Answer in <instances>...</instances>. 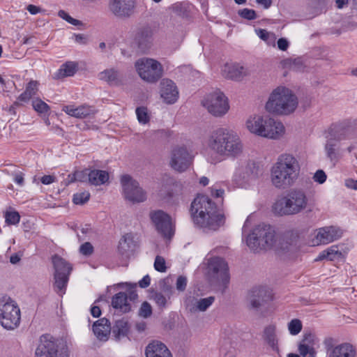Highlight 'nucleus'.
I'll list each match as a JSON object with an SVG mask.
<instances>
[{
  "mask_svg": "<svg viewBox=\"0 0 357 357\" xmlns=\"http://www.w3.org/2000/svg\"><path fill=\"white\" fill-rule=\"evenodd\" d=\"M154 268L156 271L159 272H165L167 267L165 265V260L163 257L160 256H157L154 262Z\"/></svg>",
  "mask_w": 357,
  "mask_h": 357,
  "instance_id": "55",
  "label": "nucleus"
},
{
  "mask_svg": "<svg viewBox=\"0 0 357 357\" xmlns=\"http://www.w3.org/2000/svg\"><path fill=\"white\" fill-rule=\"evenodd\" d=\"M278 47L282 51H286L289 45V41L284 38H281L277 42Z\"/></svg>",
  "mask_w": 357,
  "mask_h": 357,
  "instance_id": "61",
  "label": "nucleus"
},
{
  "mask_svg": "<svg viewBox=\"0 0 357 357\" xmlns=\"http://www.w3.org/2000/svg\"><path fill=\"white\" fill-rule=\"evenodd\" d=\"M134 41L141 52L149 50L153 43L152 29L147 25L138 27L135 32Z\"/></svg>",
  "mask_w": 357,
  "mask_h": 357,
  "instance_id": "23",
  "label": "nucleus"
},
{
  "mask_svg": "<svg viewBox=\"0 0 357 357\" xmlns=\"http://www.w3.org/2000/svg\"><path fill=\"white\" fill-rule=\"evenodd\" d=\"M307 206L308 198L305 191L301 188H293L273 202L271 211L277 216H289L301 213Z\"/></svg>",
  "mask_w": 357,
  "mask_h": 357,
  "instance_id": "4",
  "label": "nucleus"
},
{
  "mask_svg": "<svg viewBox=\"0 0 357 357\" xmlns=\"http://www.w3.org/2000/svg\"><path fill=\"white\" fill-rule=\"evenodd\" d=\"M109 12L119 19H128L135 13L136 0H109Z\"/></svg>",
  "mask_w": 357,
  "mask_h": 357,
  "instance_id": "16",
  "label": "nucleus"
},
{
  "mask_svg": "<svg viewBox=\"0 0 357 357\" xmlns=\"http://www.w3.org/2000/svg\"><path fill=\"white\" fill-rule=\"evenodd\" d=\"M52 263L55 270L54 274L70 275L73 268L64 259L58 255H54L52 257Z\"/></svg>",
  "mask_w": 357,
  "mask_h": 357,
  "instance_id": "34",
  "label": "nucleus"
},
{
  "mask_svg": "<svg viewBox=\"0 0 357 357\" xmlns=\"http://www.w3.org/2000/svg\"><path fill=\"white\" fill-rule=\"evenodd\" d=\"M6 222L8 225H16L20 222V215L15 211H7L4 214Z\"/></svg>",
  "mask_w": 357,
  "mask_h": 357,
  "instance_id": "45",
  "label": "nucleus"
},
{
  "mask_svg": "<svg viewBox=\"0 0 357 357\" xmlns=\"http://www.w3.org/2000/svg\"><path fill=\"white\" fill-rule=\"evenodd\" d=\"M79 252L85 256H90L93 252V247L89 242H86L79 247Z\"/></svg>",
  "mask_w": 357,
  "mask_h": 357,
  "instance_id": "57",
  "label": "nucleus"
},
{
  "mask_svg": "<svg viewBox=\"0 0 357 357\" xmlns=\"http://www.w3.org/2000/svg\"><path fill=\"white\" fill-rule=\"evenodd\" d=\"M62 111L71 116L78 119L89 117L96 113V110L93 107L86 105H82L77 107L73 105H65L63 107Z\"/></svg>",
  "mask_w": 357,
  "mask_h": 357,
  "instance_id": "27",
  "label": "nucleus"
},
{
  "mask_svg": "<svg viewBox=\"0 0 357 357\" xmlns=\"http://www.w3.org/2000/svg\"><path fill=\"white\" fill-rule=\"evenodd\" d=\"M135 70L142 79L149 83L158 82L162 76L163 68L157 60L143 57L135 63Z\"/></svg>",
  "mask_w": 357,
  "mask_h": 357,
  "instance_id": "9",
  "label": "nucleus"
},
{
  "mask_svg": "<svg viewBox=\"0 0 357 357\" xmlns=\"http://www.w3.org/2000/svg\"><path fill=\"white\" fill-rule=\"evenodd\" d=\"M161 290L165 294L168 299H170L173 294V288L169 284V279L166 278L160 282Z\"/></svg>",
  "mask_w": 357,
  "mask_h": 357,
  "instance_id": "49",
  "label": "nucleus"
},
{
  "mask_svg": "<svg viewBox=\"0 0 357 357\" xmlns=\"http://www.w3.org/2000/svg\"><path fill=\"white\" fill-rule=\"evenodd\" d=\"M40 181L42 183L49 185L55 181V177L51 175H45L40 178Z\"/></svg>",
  "mask_w": 357,
  "mask_h": 357,
  "instance_id": "63",
  "label": "nucleus"
},
{
  "mask_svg": "<svg viewBox=\"0 0 357 357\" xmlns=\"http://www.w3.org/2000/svg\"><path fill=\"white\" fill-rule=\"evenodd\" d=\"M222 73L226 78L233 80H241L245 77L251 74V70L238 63H226L222 69Z\"/></svg>",
  "mask_w": 357,
  "mask_h": 357,
  "instance_id": "24",
  "label": "nucleus"
},
{
  "mask_svg": "<svg viewBox=\"0 0 357 357\" xmlns=\"http://www.w3.org/2000/svg\"><path fill=\"white\" fill-rule=\"evenodd\" d=\"M121 183L125 198L132 202H143L146 199V192L138 182L129 175L121 176Z\"/></svg>",
  "mask_w": 357,
  "mask_h": 357,
  "instance_id": "13",
  "label": "nucleus"
},
{
  "mask_svg": "<svg viewBox=\"0 0 357 357\" xmlns=\"http://www.w3.org/2000/svg\"><path fill=\"white\" fill-rule=\"evenodd\" d=\"M262 339L264 343L268 345L271 350L279 353L278 337L275 325L270 324L264 328L262 333Z\"/></svg>",
  "mask_w": 357,
  "mask_h": 357,
  "instance_id": "28",
  "label": "nucleus"
},
{
  "mask_svg": "<svg viewBox=\"0 0 357 357\" xmlns=\"http://www.w3.org/2000/svg\"><path fill=\"white\" fill-rule=\"evenodd\" d=\"M38 84H39L37 81H30L26 86L25 91L28 92V93L31 96H35L38 90Z\"/></svg>",
  "mask_w": 357,
  "mask_h": 357,
  "instance_id": "56",
  "label": "nucleus"
},
{
  "mask_svg": "<svg viewBox=\"0 0 357 357\" xmlns=\"http://www.w3.org/2000/svg\"><path fill=\"white\" fill-rule=\"evenodd\" d=\"M326 144L325 151L327 157L331 160H335L338 158V144L340 142L335 140L333 137L325 132Z\"/></svg>",
  "mask_w": 357,
  "mask_h": 357,
  "instance_id": "32",
  "label": "nucleus"
},
{
  "mask_svg": "<svg viewBox=\"0 0 357 357\" xmlns=\"http://www.w3.org/2000/svg\"><path fill=\"white\" fill-rule=\"evenodd\" d=\"M152 314V307L146 301L142 303L139 310V315L144 318L149 317Z\"/></svg>",
  "mask_w": 357,
  "mask_h": 357,
  "instance_id": "50",
  "label": "nucleus"
},
{
  "mask_svg": "<svg viewBox=\"0 0 357 357\" xmlns=\"http://www.w3.org/2000/svg\"><path fill=\"white\" fill-rule=\"evenodd\" d=\"M326 132L340 142L354 138L356 136L349 121H343L332 124Z\"/></svg>",
  "mask_w": 357,
  "mask_h": 357,
  "instance_id": "22",
  "label": "nucleus"
},
{
  "mask_svg": "<svg viewBox=\"0 0 357 357\" xmlns=\"http://www.w3.org/2000/svg\"><path fill=\"white\" fill-rule=\"evenodd\" d=\"M114 308L119 310L121 312L126 313L130 310L131 307L128 301V296L123 292L115 294L112 301Z\"/></svg>",
  "mask_w": 357,
  "mask_h": 357,
  "instance_id": "33",
  "label": "nucleus"
},
{
  "mask_svg": "<svg viewBox=\"0 0 357 357\" xmlns=\"http://www.w3.org/2000/svg\"><path fill=\"white\" fill-rule=\"evenodd\" d=\"M294 59L287 58L280 61V66L284 69H292V65L294 63Z\"/></svg>",
  "mask_w": 357,
  "mask_h": 357,
  "instance_id": "60",
  "label": "nucleus"
},
{
  "mask_svg": "<svg viewBox=\"0 0 357 357\" xmlns=\"http://www.w3.org/2000/svg\"><path fill=\"white\" fill-rule=\"evenodd\" d=\"M78 66L76 63L73 61H68L63 64L59 70L55 73V79H62L66 77H70L77 70Z\"/></svg>",
  "mask_w": 357,
  "mask_h": 357,
  "instance_id": "38",
  "label": "nucleus"
},
{
  "mask_svg": "<svg viewBox=\"0 0 357 357\" xmlns=\"http://www.w3.org/2000/svg\"><path fill=\"white\" fill-rule=\"evenodd\" d=\"M317 342L318 340L314 334L312 333H306L304 334L303 338L300 344L314 347Z\"/></svg>",
  "mask_w": 357,
  "mask_h": 357,
  "instance_id": "52",
  "label": "nucleus"
},
{
  "mask_svg": "<svg viewBox=\"0 0 357 357\" xmlns=\"http://www.w3.org/2000/svg\"><path fill=\"white\" fill-rule=\"evenodd\" d=\"M268 291L264 287H257L252 288L248 293V301L251 307L257 309L268 296Z\"/></svg>",
  "mask_w": 357,
  "mask_h": 357,
  "instance_id": "30",
  "label": "nucleus"
},
{
  "mask_svg": "<svg viewBox=\"0 0 357 357\" xmlns=\"http://www.w3.org/2000/svg\"><path fill=\"white\" fill-rule=\"evenodd\" d=\"M278 241V236L269 225H259L250 231L246 238V244L255 252L273 248Z\"/></svg>",
  "mask_w": 357,
  "mask_h": 357,
  "instance_id": "7",
  "label": "nucleus"
},
{
  "mask_svg": "<svg viewBox=\"0 0 357 357\" xmlns=\"http://www.w3.org/2000/svg\"><path fill=\"white\" fill-rule=\"evenodd\" d=\"M342 257V252L338 249V245H332L326 250L321 252L317 257L314 259L315 261H322L327 259L328 261H335Z\"/></svg>",
  "mask_w": 357,
  "mask_h": 357,
  "instance_id": "36",
  "label": "nucleus"
},
{
  "mask_svg": "<svg viewBox=\"0 0 357 357\" xmlns=\"http://www.w3.org/2000/svg\"><path fill=\"white\" fill-rule=\"evenodd\" d=\"M342 234V230L335 226L319 228L314 231V237L312 240V245L315 246L330 243L340 238Z\"/></svg>",
  "mask_w": 357,
  "mask_h": 357,
  "instance_id": "17",
  "label": "nucleus"
},
{
  "mask_svg": "<svg viewBox=\"0 0 357 357\" xmlns=\"http://www.w3.org/2000/svg\"><path fill=\"white\" fill-rule=\"evenodd\" d=\"M88 174H89V172H88V170H86V169L84 171L75 172V176L77 177V181H81V182L84 181L86 179V178H88Z\"/></svg>",
  "mask_w": 357,
  "mask_h": 357,
  "instance_id": "62",
  "label": "nucleus"
},
{
  "mask_svg": "<svg viewBox=\"0 0 357 357\" xmlns=\"http://www.w3.org/2000/svg\"><path fill=\"white\" fill-rule=\"evenodd\" d=\"M93 331L99 340L107 341L112 332L110 322L106 318L98 320L93 325Z\"/></svg>",
  "mask_w": 357,
  "mask_h": 357,
  "instance_id": "29",
  "label": "nucleus"
},
{
  "mask_svg": "<svg viewBox=\"0 0 357 357\" xmlns=\"http://www.w3.org/2000/svg\"><path fill=\"white\" fill-rule=\"evenodd\" d=\"M58 15L63 19L64 20L67 21L68 23L75 25L78 26L82 24V22L76 19L70 17L65 10H61L58 13Z\"/></svg>",
  "mask_w": 357,
  "mask_h": 357,
  "instance_id": "54",
  "label": "nucleus"
},
{
  "mask_svg": "<svg viewBox=\"0 0 357 357\" xmlns=\"http://www.w3.org/2000/svg\"><path fill=\"white\" fill-rule=\"evenodd\" d=\"M345 185L350 189L357 190V180L348 178L345 180Z\"/></svg>",
  "mask_w": 357,
  "mask_h": 357,
  "instance_id": "64",
  "label": "nucleus"
},
{
  "mask_svg": "<svg viewBox=\"0 0 357 357\" xmlns=\"http://www.w3.org/2000/svg\"><path fill=\"white\" fill-rule=\"evenodd\" d=\"M202 104L210 114L216 117L224 116L229 109L227 97L220 91L207 95Z\"/></svg>",
  "mask_w": 357,
  "mask_h": 357,
  "instance_id": "10",
  "label": "nucleus"
},
{
  "mask_svg": "<svg viewBox=\"0 0 357 357\" xmlns=\"http://www.w3.org/2000/svg\"><path fill=\"white\" fill-rule=\"evenodd\" d=\"M208 273L211 277L223 284L229 281L227 264L220 257H213L208 260Z\"/></svg>",
  "mask_w": 357,
  "mask_h": 357,
  "instance_id": "20",
  "label": "nucleus"
},
{
  "mask_svg": "<svg viewBox=\"0 0 357 357\" xmlns=\"http://www.w3.org/2000/svg\"><path fill=\"white\" fill-rule=\"evenodd\" d=\"M99 79L106 82L109 85L118 86L122 82L123 77L119 71L114 68L106 69L98 75Z\"/></svg>",
  "mask_w": 357,
  "mask_h": 357,
  "instance_id": "31",
  "label": "nucleus"
},
{
  "mask_svg": "<svg viewBox=\"0 0 357 357\" xmlns=\"http://www.w3.org/2000/svg\"><path fill=\"white\" fill-rule=\"evenodd\" d=\"M172 8L176 15L185 17L188 15L190 5L185 2H180L172 5Z\"/></svg>",
  "mask_w": 357,
  "mask_h": 357,
  "instance_id": "41",
  "label": "nucleus"
},
{
  "mask_svg": "<svg viewBox=\"0 0 357 357\" xmlns=\"http://www.w3.org/2000/svg\"><path fill=\"white\" fill-rule=\"evenodd\" d=\"M35 357H66V352L59 349V345L52 338L43 336L36 349Z\"/></svg>",
  "mask_w": 357,
  "mask_h": 357,
  "instance_id": "18",
  "label": "nucleus"
},
{
  "mask_svg": "<svg viewBox=\"0 0 357 357\" xmlns=\"http://www.w3.org/2000/svg\"><path fill=\"white\" fill-rule=\"evenodd\" d=\"M146 357H173L170 350L162 342L153 340L145 349Z\"/></svg>",
  "mask_w": 357,
  "mask_h": 357,
  "instance_id": "26",
  "label": "nucleus"
},
{
  "mask_svg": "<svg viewBox=\"0 0 357 357\" xmlns=\"http://www.w3.org/2000/svg\"><path fill=\"white\" fill-rule=\"evenodd\" d=\"M259 174V166L254 161H248L241 164L235 171L233 182L240 188H245L248 183L258 178Z\"/></svg>",
  "mask_w": 357,
  "mask_h": 357,
  "instance_id": "11",
  "label": "nucleus"
},
{
  "mask_svg": "<svg viewBox=\"0 0 357 357\" xmlns=\"http://www.w3.org/2000/svg\"><path fill=\"white\" fill-rule=\"evenodd\" d=\"M187 278L185 276L180 275L177 278L176 282V288L178 291L183 292L187 287Z\"/></svg>",
  "mask_w": 357,
  "mask_h": 357,
  "instance_id": "58",
  "label": "nucleus"
},
{
  "mask_svg": "<svg viewBox=\"0 0 357 357\" xmlns=\"http://www.w3.org/2000/svg\"><path fill=\"white\" fill-rule=\"evenodd\" d=\"M302 323L298 319H292L288 324V330L291 335H296L302 330Z\"/></svg>",
  "mask_w": 357,
  "mask_h": 357,
  "instance_id": "46",
  "label": "nucleus"
},
{
  "mask_svg": "<svg viewBox=\"0 0 357 357\" xmlns=\"http://www.w3.org/2000/svg\"><path fill=\"white\" fill-rule=\"evenodd\" d=\"M207 146L213 153L224 158H238L244 150L243 144L237 133L223 127L215 128L210 132Z\"/></svg>",
  "mask_w": 357,
  "mask_h": 357,
  "instance_id": "1",
  "label": "nucleus"
},
{
  "mask_svg": "<svg viewBox=\"0 0 357 357\" xmlns=\"http://www.w3.org/2000/svg\"><path fill=\"white\" fill-rule=\"evenodd\" d=\"M326 173L323 170L319 169L314 174L313 179L315 182L322 184L326 181Z\"/></svg>",
  "mask_w": 357,
  "mask_h": 357,
  "instance_id": "59",
  "label": "nucleus"
},
{
  "mask_svg": "<svg viewBox=\"0 0 357 357\" xmlns=\"http://www.w3.org/2000/svg\"><path fill=\"white\" fill-rule=\"evenodd\" d=\"M245 128L252 134L265 138L277 139L284 134L283 124L268 116L253 115L248 118Z\"/></svg>",
  "mask_w": 357,
  "mask_h": 357,
  "instance_id": "5",
  "label": "nucleus"
},
{
  "mask_svg": "<svg viewBox=\"0 0 357 357\" xmlns=\"http://www.w3.org/2000/svg\"><path fill=\"white\" fill-rule=\"evenodd\" d=\"M193 222L198 227L216 231L225 223L224 215L208 197L197 196L191 204Z\"/></svg>",
  "mask_w": 357,
  "mask_h": 357,
  "instance_id": "3",
  "label": "nucleus"
},
{
  "mask_svg": "<svg viewBox=\"0 0 357 357\" xmlns=\"http://www.w3.org/2000/svg\"><path fill=\"white\" fill-rule=\"evenodd\" d=\"M298 106V99L291 91L285 87L276 88L270 95L266 109L271 113L287 115Z\"/></svg>",
  "mask_w": 357,
  "mask_h": 357,
  "instance_id": "6",
  "label": "nucleus"
},
{
  "mask_svg": "<svg viewBox=\"0 0 357 357\" xmlns=\"http://www.w3.org/2000/svg\"><path fill=\"white\" fill-rule=\"evenodd\" d=\"M298 351L303 357H314L316 353L314 347L301 344L298 345Z\"/></svg>",
  "mask_w": 357,
  "mask_h": 357,
  "instance_id": "47",
  "label": "nucleus"
},
{
  "mask_svg": "<svg viewBox=\"0 0 357 357\" xmlns=\"http://www.w3.org/2000/svg\"><path fill=\"white\" fill-rule=\"evenodd\" d=\"M132 242V238L129 234L125 235L119 241L118 246L119 252L122 255H127L130 250V244Z\"/></svg>",
  "mask_w": 357,
  "mask_h": 357,
  "instance_id": "42",
  "label": "nucleus"
},
{
  "mask_svg": "<svg viewBox=\"0 0 357 357\" xmlns=\"http://www.w3.org/2000/svg\"><path fill=\"white\" fill-rule=\"evenodd\" d=\"M33 109L39 113H45L50 109V107L40 99L33 100L32 102Z\"/></svg>",
  "mask_w": 357,
  "mask_h": 357,
  "instance_id": "48",
  "label": "nucleus"
},
{
  "mask_svg": "<svg viewBox=\"0 0 357 357\" xmlns=\"http://www.w3.org/2000/svg\"><path fill=\"white\" fill-rule=\"evenodd\" d=\"M89 197L90 193L89 192L77 193L73 196V202L75 204H83L89 199Z\"/></svg>",
  "mask_w": 357,
  "mask_h": 357,
  "instance_id": "51",
  "label": "nucleus"
},
{
  "mask_svg": "<svg viewBox=\"0 0 357 357\" xmlns=\"http://www.w3.org/2000/svg\"><path fill=\"white\" fill-rule=\"evenodd\" d=\"M160 96L167 104L174 103L178 98V91L171 79H164L160 82Z\"/></svg>",
  "mask_w": 357,
  "mask_h": 357,
  "instance_id": "25",
  "label": "nucleus"
},
{
  "mask_svg": "<svg viewBox=\"0 0 357 357\" xmlns=\"http://www.w3.org/2000/svg\"><path fill=\"white\" fill-rule=\"evenodd\" d=\"M326 348L327 357H356V349L350 343L344 342L336 346L332 345V339L324 341Z\"/></svg>",
  "mask_w": 357,
  "mask_h": 357,
  "instance_id": "21",
  "label": "nucleus"
},
{
  "mask_svg": "<svg viewBox=\"0 0 357 357\" xmlns=\"http://www.w3.org/2000/svg\"><path fill=\"white\" fill-rule=\"evenodd\" d=\"M238 13L241 17L248 20H252L257 18L256 12L252 9L243 8L239 10Z\"/></svg>",
  "mask_w": 357,
  "mask_h": 357,
  "instance_id": "53",
  "label": "nucleus"
},
{
  "mask_svg": "<svg viewBox=\"0 0 357 357\" xmlns=\"http://www.w3.org/2000/svg\"><path fill=\"white\" fill-rule=\"evenodd\" d=\"M214 296L199 298L192 295H188L184 299L185 310L190 314H197L206 312L215 302Z\"/></svg>",
  "mask_w": 357,
  "mask_h": 357,
  "instance_id": "19",
  "label": "nucleus"
},
{
  "mask_svg": "<svg viewBox=\"0 0 357 357\" xmlns=\"http://www.w3.org/2000/svg\"><path fill=\"white\" fill-rule=\"evenodd\" d=\"M257 35L268 45L275 47L276 36L273 32H269L266 29H259L256 30Z\"/></svg>",
  "mask_w": 357,
  "mask_h": 357,
  "instance_id": "39",
  "label": "nucleus"
},
{
  "mask_svg": "<svg viewBox=\"0 0 357 357\" xmlns=\"http://www.w3.org/2000/svg\"><path fill=\"white\" fill-rule=\"evenodd\" d=\"M20 319L17 303L8 296L0 298V324L7 330H13L20 325Z\"/></svg>",
  "mask_w": 357,
  "mask_h": 357,
  "instance_id": "8",
  "label": "nucleus"
},
{
  "mask_svg": "<svg viewBox=\"0 0 357 357\" xmlns=\"http://www.w3.org/2000/svg\"><path fill=\"white\" fill-rule=\"evenodd\" d=\"M301 167L298 159L290 153L278 155L270 169L271 185L278 190L292 186L298 178Z\"/></svg>",
  "mask_w": 357,
  "mask_h": 357,
  "instance_id": "2",
  "label": "nucleus"
},
{
  "mask_svg": "<svg viewBox=\"0 0 357 357\" xmlns=\"http://www.w3.org/2000/svg\"><path fill=\"white\" fill-rule=\"evenodd\" d=\"M150 218L157 231L165 238L170 239L174 229L171 217L162 210L153 211L150 213Z\"/></svg>",
  "mask_w": 357,
  "mask_h": 357,
  "instance_id": "14",
  "label": "nucleus"
},
{
  "mask_svg": "<svg viewBox=\"0 0 357 357\" xmlns=\"http://www.w3.org/2000/svg\"><path fill=\"white\" fill-rule=\"evenodd\" d=\"M136 115L137 120L140 123L146 124L150 120V116L148 109L145 107H139L136 109Z\"/></svg>",
  "mask_w": 357,
  "mask_h": 357,
  "instance_id": "44",
  "label": "nucleus"
},
{
  "mask_svg": "<svg viewBox=\"0 0 357 357\" xmlns=\"http://www.w3.org/2000/svg\"><path fill=\"white\" fill-rule=\"evenodd\" d=\"M192 155L184 146L174 148L170 153L169 165L178 172H185L190 165Z\"/></svg>",
  "mask_w": 357,
  "mask_h": 357,
  "instance_id": "15",
  "label": "nucleus"
},
{
  "mask_svg": "<svg viewBox=\"0 0 357 357\" xmlns=\"http://www.w3.org/2000/svg\"><path fill=\"white\" fill-rule=\"evenodd\" d=\"M129 331V324L127 320L122 319L115 321L112 333L116 340L127 336Z\"/></svg>",
  "mask_w": 357,
  "mask_h": 357,
  "instance_id": "37",
  "label": "nucleus"
},
{
  "mask_svg": "<svg viewBox=\"0 0 357 357\" xmlns=\"http://www.w3.org/2000/svg\"><path fill=\"white\" fill-rule=\"evenodd\" d=\"M167 296L162 294V292L153 291L151 295L152 299L160 309H164L167 305L168 298Z\"/></svg>",
  "mask_w": 357,
  "mask_h": 357,
  "instance_id": "40",
  "label": "nucleus"
},
{
  "mask_svg": "<svg viewBox=\"0 0 357 357\" xmlns=\"http://www.w3.org/2000/svg\"><path fill=\"white\" fill-rule=\"evenodd\" d=\"M298 234L296 231H286L282 238L278 237L276 245L273 249L280 256L291 257L298 250Z\"/></svg>",
  "mask_w": 357,
  "mask_h": 357,
  "instance_id": "12",
  "label": "nucleus"
},
{
  "mask_svg": "<svg viewBox=\"0 0 357 357\" xmlns=\"http://www.w3.org/2000/svg\"><path fill=\"white\" fill-rule=\"evenodd\" d=\"M68 277L69 275H67L54 274V286L59 291H62L66 289L68 281Z\"/></svg>",
  "mask_w": 357,
  "mask_h": 357,
  "instance_id": "43",
  "label": "nucleus"
},
{
  "mask_svg": "<svg viewBox=\"0 0 357 357\" xmlns=\"http://www.w3.org/2000/svg\"><path fill=\"white\" fill-rule=\"evenodd\" d=\"M109 173L104 170L93 169L89 172V182L93 185H100L108 181Z\"/></svg>",
  "mask_w": 357,
  "mask_h": 357,
  "instance_id": "35",
  "label": "nucleus"
}]
</instances>
